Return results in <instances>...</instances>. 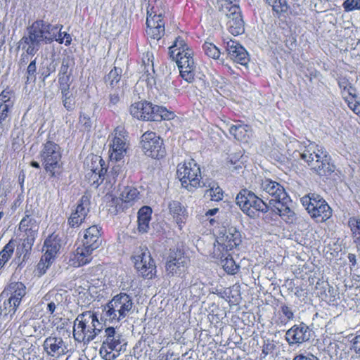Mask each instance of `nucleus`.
I'll return each instance as SVG.
<instances>
[{"instance_id": "obj_45", "label": "nucleus", "mask_w": 360, "mask_h": 360, "mask_svg": "<svg viewBox=\"0 0 360 360\" xmlns=\"http://www.w3.org/2000/svg\"><path fill=\"white\" fill-rule=\"evenodd\" d=\"M229 133L237 140H242L246 135L245 126L232 124L229 129Z\"/></svg>"}, {"instance_id": "obj_50", "label": "nucleus", "mask_w": 360, "mask_h": 360, "mask_svg": "<svg viewBox=\"0 0 360 360\" xmlns=\"http://www.w3.org/2000/svg\"><path fill=\"white\" fill-rule=\"evenodd\" d=\"M62 101L63 106L69 111L75 108V99L70 93H65L62 94Z\"/></svg>"}, {"instance_id": "obj_7", "label": "nucleus", "mask_w": 360, "mask_h": 360, "mask_svg": "<svg viewBox=\"0 0 360 360\" xmlns=\"http://www.w3.org/2000/svg\"><path fill=\"white\" fill-rule=\"evenodd\" d=\"M129 110L134 117L147 121L170 120L174 117V114L167 110L166 108L153 105L147 101H139L131 104Z\"/></svg>"}, {"instance_id": "obj_26", "label": "nucleus", "mask_w": 360, "mask_h": 360, "mask_svg": "<svg viewBox=\"0 0 360 360\" xmlns=\"http://www.w3.org/2000/svg\"><path fill=\"white\" fill-rule=\"evenodd\" d=\"M139 191L132 186H126L122 191L120 194V199L112 198L110 202V207L109 211L112 214H116L122 209V206L119 205L120 200L125 203H129L131 205L139 199Z\"/></svg>"}, {"instance_id": "obj_56", "label": "nucleus", "mask_w": 360, "mask_h": 360, "mask_svg": "<svg viewBox=\"0 0 360 360\" xmlns=\"http://www.w3.org/2000/svg\"><path fill=\"white\" fill-rule=\"evenodd\" d=\"M120 170L119 166L113 167L112 170L107 174V179H108L109 184L112 186L115 183V176L118 175V172Z\"/></svg>"}, {"instance_id": "obj_9", "label": "nucleus", "mask_w": 360, "mask_h": 360, "mask_svg": "<svg viewBox=\"0 0 360 360\" xmlns=\"http://www.w3.org/2000/svg\"><path fill=\"white\" fill-rule=\"evenodd\" d=\"M42 165L51 177H56L60 173L62 167V153L57 143L49 141L42 145L39 153Z\"/></svg>"}, {"instance_id": "obj_60", "label": "nucleus", "mask_w": 360, "mask_h": 360, "mask_svg": "<svg viewBox=\"0 0 360 360\" xmlns=\"http://www.w3.org/2000/svg\"><path fill=\"white\" fill-rule=\"evenodd\" d=\"M351 342V350H353L356 354L360 355V335L354 337Z\"/></svg>"}, {"instance_id": "obj_63", "label": "nucleus", "mask_w": 360, "mask_h": 360, "mask_svg": "<svg viewBox=\"0 0 360 360\" xmlns=\"http://www.w3.org/2000/svg\"><path fill=\"white\" fill-rule=\"evenodd\" d=\"M292 360H319L316 356L308 354L307 355L299 354L294 357Z\"/></svg>"}, {"instance_id": "obj_35", "label": "nucleus", "mask_w": 360, "mask_h": 360, "mask_svg": "<svg viewBox=\"0 0 360 360\" xmlns=\"http://www.w3.org/2000/svg\"><path fill=\"white\" fill-rule=\"evenodd\" d=\"M61 247V238L57 234H51L44 243L43 250L50 252L51 255H56Z\"/></svg>"}, {"instance_id": "obj_4", "label": "nucleus", "mask_w": 360, "mask_h": 360, "mask_svg": "<svg viewBox=\"0 0 360 360\" xmlns=\"http://www.w3.org/2000/svg\"><path fill=\"white\" fill-rule=\"evenodd\" d=\"M102 324L91 311L77 316L74 321L73 337L78 342L89 343L102 333Z\"/></svg>"}, {"instance_id": "obj_10", "label": "nucleus", "mask_w": 360, "mask_h": 360, "mask_svg": "<svg viewBox=\"0 0 360 360\" xmlns=\"http://www.w3.org/2000/svg\"><path fill=\"white\" fill-rule=\"evenodd\" d=\"M99 338L102 342L100 354L105 360H114L119 355L122 349V335L113 327L102 328V333Z\"/></svg>"}, {"instance_id": "obj_52", "label": "nucleus", "mask_w": 360, "mask_h": 360, "mask_svg": "<svg viewBox=\"0 0 360 360\" xmlns=\"http://www.w3.org/2000/svg\"><path fill=\"white\" fill-rule=\"evenodd\" d=\"M70 76L59 77L58 82L61 90V94L70 93Z\"/></svg>"}, {"instance_id": "obj_15", "label": "nucleus", "mask_w": 360, "mask_h": 360, "mask_svg": "<svg viewBox=\"0 0 360 360\" xmlns=\"http://www.w3.org/2000/svg\"><path fill=\"white\" fill-rule=\"evenodd\" d=\"M146 33L153 39L159 40L165 34V22L162 13H157L154 7L147 8Z\"/></svg>"}, {"instance_id": "obj_5", "label": "nucleus", "mask_w": 360, "mask_h": 360, "mask_svg": "<svg viewBox=\"0 0 360 360\" xmlns=\"http://www.w3.org/2000/svg\"><path fill=\"white\" fill-rule=\"evenodd\" d=\"M134 304L131 295L120 292L115 295L103 310V317L111 323H119L126 321L133 313Z\"/></svg>"}, {"instance_id": "obj_6", "label": "nucleus", "mask_w": 360, "mask_h": 360, "mask_svg": "<svg viewBox=\"0 0 360 360\" xmlns=\"http://www.w3.org/2000/svg\"><path fill=\"white\" fill-rule=\"evenodd\" d=\"M58 32L59 25H52L43 20H38L27 28V35L23 36L22 39L27 44L30 43L39 49L41 44L52 43Z\"/></svg>"}, {"instance_id": "obj_20", "label": "nucleus", "mask_w": 360, "mask_h": 360, "mask_svg": "<svg viewBox=\"0 0 360 360\" xmlns=\"http://www.w3.org/2000/svg\"><path fill=\"white\" fill-rule=\"evenodd\" d=\"M127 139L124 136V129L117 127L115 130L114 137L110 142V160L119 161L126 154Z\"/></svg>"}, {"instance_id": "obj_57", "label": "nucleus", "mask_w": 360, "mask_h": 360, "mask_svg": "<svg viewBox=\"0 0 360 360\" xmlns=\"http://www.w3.org/2000/svg\"><path fill=\"white\" fill-rule=\"evenodd\" d=\"M79 122L82 126L84 127L85 129L89 130L91 127V121L90 117L85 114V113H81L79 117Z\"/></svg>"}, {"instance_id": "obj_59", "label": "nucleus", "mask_w": 360, "mask_h": 360, "mask_svg": "<svg viewBox=\"0 0 360 360\" xmlns=\"http://www.w3.org/2000/svg\"><path fill=\"white\" fill-rule=\"evenodd\" d=\"M153 55L150 52L148 51L143 55L142 60H143V63L145 66V69H146L147 67H151L152 68H153Z\"/></svg>"}, {"instance_id": "obj_19", "label": "nucleus", "mask_w": 360, "mask_h": 360, "mask_svg": "<svg viewBox=\"0 0 360 360\" xmlns=\"http://www.w3.org/2000/svg\"><path fill=\"white\" fill-rule=\"evenodd\" d=\"M188 259L184 256L180 250H172L169 252L166 264L165 269L169 276L181 275L187 268Z\"/></svg>"}, {"instance_id": "obj_33", "label": "nucleus", "mask_w": 360, "mask_h": 360, "mask_svg": "<svg viewBox=\"0 0 360 360\" xmlns=\"http://www.w3.org/2000/svg\"><path fill=\"white\" fill-rule=\"evenodd\" d=\"M19 305L14 304L8 298L0 300V318L4 320H11L15 314Z\"/></svg>"}, {"instance_id": "obj_44", "label": "nucleus", "mask_w": 360, "mask_h": 360, "mask_svg": "<svg viewBox=\"0 0 360 360\" xmlns=\"http://www.w3.org/2000/svg\"><path fill=\"white\" fill-rule=\"evenodd\" d=\"M348 225L351 229L353 237L360 243V218L351 217L348 221Z\"/></svg>"}, {"instance_id": "obj_12", "label": "nucleus", "mask_w": 360, "mask_h": 360, "mask_svg": "<svg viewBox=\"0 0 360 360\" xmlns=\"http://www.w3.org/2000/svg\"><path fill=\"white\" fill-rule=\"evenodd\" d=\"M39 228V221L30 211L26 210L25 216L21 219L18 227L22 236V251L25 254L31 250L38 235Z\"/></svg>"}, {"instance_id": "obj_11", "label": "nucleus", "mask_w": 360, "mask_h": 360, "mask_svg": "<svg viewBox=\"0 0 360 360\" xmlns=\"http://www.w3.org/2000/svg\"><path fill=\"white\" fill-rule=\"evenodd\" d=\"M176 172L182 186L188 191H193L202 185L200 168L194 160L179 165Z\"/></svg>"}, {"instance_id": "obj_16", "label": "nucleus", "mask_w": 360, "mask_h": 360, "mask_svg": "<svg viewBox=\"0 0 360 360\" xmlns=\"http://www.w3.org/2000/svg\"><path fill=\"white\" fill-rule=\"evenodd\" d=\"M91 208V196L84 194L79 200L75 209L68 219V224L70 228H78L84 222Z\"/></svg>"}, {"instance_id": "obj_47", "label": "nucleus", "mask_w": 360, "mask_h": 360, "mask_svg": "<svg viewBox=\"0 0 360 360\" xmlns=\"http://www.w3.org/2000/svg\"><path fill=\"white\" fill-rule=\"evenodd\" d=\"M55 256H56V255H51L50 252H46V251H45L39 263L38 264L39 269L43 270L44 272H45L46 269L53 262V258Z\"/></svg>"}, {"instance_id": "obj_27", "label": "nucleus", "mask_w": 360, "mask_h": 360, "mask_svg": "<svg viewBox=\"0 0 360 360\" xmlns=\"http://www.w3.org/2000/svg\"><path fill=\"white\" fill-rule=\"evenodd\" d=\"M226 51L231 60L243 66H247L249 61V55L245 49L238 42L230 39L226 42Z\"/></svg>"}, {"instance_id": "obj_21", "label": "nucleus", "mask_w": 360, "mask_h": 360, "mask_svg": "<svg viewBox=\"0 0 360 360\" xmlns=\"http://www.w3.org/2000/svg\"><path fill=\"white\" fill-rule=\"evenodd\" d=\"M229 9L226 11V16L229 19L227 27L229 32L238 36L245 32V23L242 18L241 12L238 6H228Z\"/></svg>"}, {"instance_id": "obj_32", "label": "nucleus", "mask_w": 360, "mask_h": 360, "mask_svg": "<svg viewBox=\"0 0 360 360\" xmlns=\"http://www.w3.org/2000/svg\"><path fill=\"white\" fill-rule=\"evenodd\" d=\"M207 188L205 196L209 198L212 201H220L223 199L224 192L218 183L214 181H202L200 188Z\"/></svg>"}, {"instance_id": "obj_61", "label": "nucleus", "mask_w": 360, "mask_h": 360, "mask_svg": "<svg viewBox=\"0 0 360 360\" xmlns=\"http://www.w3.org/2000/svg\"><path fill=\"white\" fill-rule=\"evenodd\" d=\"M283 314L285 316L287 321H290L294 319V313L292 309L287 305H283L281 307Z\"/></svg>"}, {"instance_id": "obj_43", "label": "nucleus", "mask_w": 360, "mask_h": 360, "mask_svg": "<svg viewBox=\"0 0 360 360\" xmlns=\"http://www.w3.org/2000/svg\"><path fill=\"white\" fill-rule=\"evenodd\" d=\"M202 49L208 57L213 59H219L221 53L214 44L205 41L202 45Z\"/></svg>"}, {"instance_id": "obj_3", "label": "nucleus", "mask_w": 360, "mask_h": 360, "mask_svg": "<svg viewBox=\"0 0 360 360\" xmlns=\"http://www.w3.org/2000/svg\"><path fill=\"white\" fill-rule=\"evenodd\" d=\"M169 53L172 59L176 60L181 77L188 83L193 82L197 76L193 51L181 37L176 38L172 46L169 48Z\"/></svg>"}, {"instance_id": "obj_18", "label": "nucleus", "mask_w": 360, "mask_h": 360, "mask_svg": "<svg viewBox=\"0 0 360 360\" xmlns=\"http://www.w3.org/2000/svg\"><path fill=\"white\" fill-rule=\"evenodd\" d=\"M241 241L240 233L235 227H231L225 230L224 233H221L217 238L214 249L220 252H228L238 246Z\"/></svg>"}, {"instance_id": "obj_53", "label": "nucleus", "mask_w": 360, "mask_h": 360, "mask_svg": "<svg viewBox=\"0 0 360 360\" xmlns=\"http://www.w3.org/2000/svg\"><path fill=\"white\" fill-rule=\"evenodd\" d=\"M348 96L345 97V101L347 103L348 107L356 115L360 116V103L356 101H352Z\"/></svg>"}, {"instance_id": "obj_22", "label": "nucleus", "mask_w": 360, "mask_h": 360, "mask_svg": "<svg viewBox=\"0 0 360 360\" xmlns=\"http://www.w3.org/2000/svg\"><path fill=\"white\" fill-rule=\"evenodd\" d=\"M311 333L308 326L304 323L294 325L285 333V339L290 345L302 344L310 339Z\"/></svg>"}, {"instance_id": "obj_24", "label": "nucleus", "mask_w": 360, "mask_h": 360, "mask_svg": "<svg viewBox=\"0 0 360 360\" xmlns=\"http://www.w3.org/2000/svg\"><path fill=\"white\" fill-rule=\"evenodd\" d=\"M14 105L12 93L4 90L0 94V129H3L10 120V114Z\"/></svg>"}, {"instance_id": "obj_34", "label": "nucleus", "mask_w": 360, "mask_h": 360, "mask_svg": "<svg viewBox=\"0 0 360 360\" xmlns=\"http://www.w3.org/2000/svg\"><path fill=\"white\" fill-rule=\"evenodd\" d=\"M168 209L170 214L178 224L184 221L186 216V209L180 202L176 200L169 202Z\"/></svg>"}, {"instance_id": "obj_28", "label": "nucleus", "mask_w": 360, "mask_h": 360, "mask_svg": "<svg viewBox=\"0 0 360 360\" xmlns=\"http://www.w3.org/2000/svg\"><path fill=\"white\" fill-rule=\"evenodd\" d=\"M313 202L309 213L312 218L316 219L317 221H325L332 216V209L320 195Z\"/></svg>"}, {"instance_id": "obj_25", "label": "nucleus", "mask_w": 360, "mask_h": 360, "mask_svg": "<svg viewBox=\"0 0 360 360\" xmlns=\"http://www.w3.org/2000/svg\"><path fill=\"white\" fill-rule=\"evenodd\" d=\"M44 349L49 356H59L65 354L68 345L61 337L51 335L46 338L43 344Z\"/></svg>"}, {"instance_id": "obj_41", "label": "nucleus", "mask_w": 360, "mask_h": 360, "mask_svg": "<svg viewBox=\"0 0 360 360\" xmlns=\"http://www.w3.org/2000/svg\"><path fill=\"white\" fill-rule=\"evenodd\" d=\"M36 75H37V58H34L33 60H31L29 63L25 74V84H29L30 83H34L36 81Z\"/></svg>"}, {"instance_id": "obj_30", "label": "nucleus", "mask_w": 360, "mask_h": 360, "mask_svg": "<svg viewBox=\"0 0 360 360\" xmlns=\"http://www.w3.org/2000/svg\"><path fill=\"white\" fill-rule=\"evenodd\" d=\"M20 47L22 53L20 54L18 65L21 69L30 62L31 60H33L32 58L39 49L31 45L30 43L27 44L22 38L19 41V48Z\"/></svg>"}, {"instance_id": "obj_55", "label": "nucleus", "mask_w": 360, "mask_h": 360, "mask_svg": "<svg viewBox=\"0 0 360 360\" xmlns=\"http://www.w3.org/2000/svg\"><path fill=\"white\" fill-rule=\"evenodd\" d=\"M51 297H53L52 300H54L57 305H58L63 300V294L61 292L54 291L50 292L49 294L46 295L44 299L46 300H49Z\"/></svg>"}, {"instance_id": "obj_54", "label": "nucleus", "mask_w": 360, "mask_h": 360, "mask_svg": "<svg viewBox=\"0 0 360 360\" xmlns=\"http://www.w3.org/2000/svg\"><path fill=\"white\" fill-rule=\"evenodd\" d=\"M122 94V90L120 88H115L114 89H111L110 91V103L112 105H116L120 98V95Z\"/></svg>"}, {"instance_id": "obj_48", "label": "nucleus", "mask_w": 360, "mask_h": 360, "mask_svg": "<svg viewBox=\"0 0 360 360\" xmlns=\"http://www.w3.org/2000/svg\"><path fill=\"white\" fill-rule=\"evenodd\" d=\"M342 8L347 13L360 11V0H345L342 4Z\"/></svg>"}, {"instance_id": "obj_31", "label": "nucleus", "mask_w": 360, "mask_h": 360, "mask_svg": "<svg viewBox=\"0 0 360 360\" xmlns=\"http://www.w3.org/2000/svg\"><path fill=\"white\" fill-rule=\"evenodd\" d=\"M152 213L153 210L149 206H143L139 209L137 213L138 231L139 233H145L148 232Z\"/></svg>"}, {"instance_id": "obj_36", "label": "nucleus", "mask_w": 360, "mask_h": 360, "mask_svg": "<svg viewBox=\"0 0 360 360\" xmlns=\"http://www.w3.org/2000/svg\"><path fill=\"white\" fill-rule=\"evenodd\" d=\"M218 257L221 260L224 269L229 274L234 275L237 273L239 266L236 264L232 257L228 252H221Z\"/></svg>"}, {"instance_id": "obj_8", "label": "nucleus", "mask_w": 360, "mask_h": 360, "mask_svg": "<svg viewBox=\"0 0 360 360\" xmlns=\"http://www.w3.org/2000/svg\"><path fill=\"white\" fill-rule=\"evenodd\" d=\"M236 201L241 210L253 219L259 217L260 212L266 213L270 209L263 199L248 189L241 190L237 195Z\"/></svg>"}, {"instance_id": "obj_49", "label": "nucleus", "mask_w": 360, "mask_h": 360, "mask_svg": "<svg viewBox=\"0 0 360 360\" xmlns=\"http://www.w3.org/2000/svg\"><path fill=\"white\" fill-rule=\"evenodd\" d=\"M319 198V194L316 193H309L308 195H306L303 196L301 198V202L304 207H305L306 210H307L308 213H309V211L311 210V208L313 205V200L317 199Z\"/></svg>"}, {"instance_id": "obj_40", "label": "nucleus", "mask_w": 360, "mask_h": 360, "mask_svg": "<svg viewBox=\"0 0 360 360\" xmlns=\"http://www.w3.org/2000/svg\"><path fill=\"white\" fill-rule=\"evenodd\" d=\"M15 243L11 240L0 252V269L8 262L13 254Z\"/></svg>"}, {"instance_id": "obj_17", "label": "nucleus", "mask_w": 360, "mask_h": 360, "mask_svg": "<svg viewBox=\"0 0 360 360\" xmlns=\"http://www.w3.org/2000/svg\"><path fill=\"white\" fill-rule=\"evenodd\" d=\"M91 208V196L84 194L79 200L75 209L68 219V224L70 228H78L84 222Z\"/></svg>"}, {"instance_id": "obj_1", "label": "nucleus", "mask_w": 360, "mask_h": 360, "mask_svg": "<svg viewBox=\"0 0 360 360\" xmlns=\"http://www.w3.org/2000/svg\"><path fill=\"white\" fill-rule=\"evenodd\" d=\"M259 191L263 198H271L269 206L273 212L279 214L285 222H294L295 214L289 206L291 200L280 183L270 179H262L259 185Z\"/></svg>"}, {"instance_id": "obj_51", "label": "nucleus", "mask_w": 360, "mask_h": 360, "mask_svg": "<svg viewBox=\"0 0 360 360\" xmlns=\"http://www.w3.org/2000/svg\"><path fill=\"white\" fill-rule=\"evenodd\" d=\"M56 69V64L54 61L51 62L47 66L43 67L40 69L41 75L44 81L46 79L51 73L54 72Z\"/></svg>"}, {"instance_id": "obj_42", "label": "nucleus", "mask_w": 360, "mask_h": 360, "mask_svg": "<svg viewBox=\"0 0 360 360\" xmlns=\"http://www.w3.org/2000/svg\"><path fill=\"white\" fill-rule=\"evenodd\" d=\"M338 84L339 87L342 90V94L344 98L345 96H349L352 98L356 97V95L354 93L355 89L346 77H340L338 79Z\"/></svg>"}, {"instance_id": "obj_2", "label": "nucleus", "mask_w": 360, "mask_h": 360, "mask_svg": "<svg viewBox=\"0 0 360 360\" xmlns=\"http://www.w3.org/2000/svg\"><path fill=\"white\" fill-rule=\"evenodd\" d=\"M293 158H300L306 162L311 169L319 176H328L335 169V166L330 163V158L323 147L315 143L308 141L302 143L300 150L294 151Z\"/></svg>"}, {"instance_id": "obj_23", "label": "nucleus", "mask_w": 360, "mask_h": 360, "mask_svg": "<svg viewBox=\"0 0 360 360\" xmlns=\"http://www.w3.org/2000/svg\"><path fill=\"white\" fill-rule=\"evenodd\" d=\"M26 295V286L22 282H11L0 294V300L8 298L20 306L22 299Z\"/></svg>"}, {"instance_id": "obj_62", "label": "nucleus", "mask_w": 360, "mask_h": 360, "mask_svg": "<svg viewBox=\"0 0 360 360\" xmlns=\"http://www.w3.org/2000/svg\"><path fill=\"white\" fill-rule=\"evenodd\" d=\"M275 345L273 342L268 341L263 345L262 354H264V357L266 356L269 354L271 353L274 349Z\"/></svg>"}, {"instance_id": "obj_14", "label": "nucleus", "mask_w": 360, "mask_h": 360, "mask_svg": "<svg viewBox=\"0 0 360 360\" xmlns=\"http://www.w3.org/2000/svg\"><path fill=\"white\" fill-rule=\"evenodd\" d=\"M141 144L144 153L149 157L159 159L165 155L163 141L155 132H145L141 136Z\"/></svg>"}, {"instance_id": "obj_37", "label": "nucleus", "mask_w": 360, "mask_h": 360, "mask_svg": "<svg viewBox=\"0 0 360 360\" xmlns=\"http://www.w3.org/2000/svg\"><path fill=\"white\" fill-rule=\"evenodd\" d=\"M122 70L120 68L115 67L110 71L108 75L105 77V82L108 87L111 89L115 88H120V79Z\"/></svg>"}, {"instance_id": "obj_64", "label": "nucleus", "mask_w": 360, "mask_h": 360, "mask_svg": "<svg viewBox=\"0 0 360 360\" xmlns=\"http://www.w3.org/2000/svg\"><path fill=\"white\" fill-rule=\"evenodd\" d=\"M233 0H225V1L221 4V11L226 15V11H228V6H237L236 4L233 3Z\"/></svg>"}, {"instance_id": "obj_46", "label": "nucleus", "mask_w": 360, "mask_h": 360, "mask_svg": "<svg viewBox=\"0 0 360 360\" xmlns=\"http://www.w3.org/2000/svg\"><path fill=\"white\" fill-rule=\"evenodd\" d=\"M63 27V26L62 25H59V32L56 34L54 41H56L59 44L65 43V46H69L71 44L72 37L68 32L61 31Z\"/></svg>"}, {"instance_id": "obj_58", "label": "nucleus", "mask_w": 360, "mask_h": 360, "mask_svg": "<svg viewBox=\"0 0 360 360\" xmlns=\"http://www.w3.org/2000/svg\"><path fill=\"white\" fill-rule=\"evenodd\" d=\"M69 66H70V60L69 59L63 60L61 67H60V71H59V77L70 76V74L68 73Z\"/></svg>"}, {"instance_id": "obj_38", "label": "nucleus", "mask_w": 360, "mask_h": 360, "mask_svg": "<svg viewBox=\"0 0 360 360\" xmlns=\"http://www.w3.org/2000/svg\"><path fill=\"white\" fill-rule=\"evenodd\" d=\"M98 163L100 166V168L98 167L92 166L91 171L93 174L94 175V178L98 176L96 181H94L93 184L96 185L98 186L100 185L105 179L104 175L107 172V169L103 167L105 165L104 161L101 157H96V160L94 161L92 164Z\"/></svg>"}, {"instance_id": "obj_13", "label": "nucleus", "mask_w": 360, "mask_h": 360, "mask_svg": "<svg viewBox=\"0 0 360 360\" xmlns=\"http://www.w3.org/2000/svg\"><path fill=\"white\" fill-rule=\"evenodd\" d=\"M134 266L144 278L150 279L156 274V265L146 246L138 248L133 255Z\"/></svg>"}, {"instance_id": "obj_39", "label": "nucleus", "mask_w": 360, "mask_h": 360, "mask_svg": "<svg viewBox=\"0 0 360 360\" xmlns=\"http://www.w3.org/2000/svg\"><path fill=\"white\" fill-rule=\"evenodd\" d=\"M87 250L84 246L83 248H77L75 254V259L76 260L75 264H77L78 266H84L91 261L93 251Z\"/></svg>"}, {"instance_id": "obj_29", "label": "nucleus", "mask_w": 360, "mask_h": 360, "mask_svg": "<svg viewBox=\"0 0 360 360\" xmlns=\"http://www.w3.org/2000/svg\"><path fill=\"white\" fill-rule=\"evenodd\" d=\"M101 231V227L98 225H93L86 229L82 240L83 246L86 247L87 250H90V251L98 249L102 243Z\"/></svg>"}]
</instances>
